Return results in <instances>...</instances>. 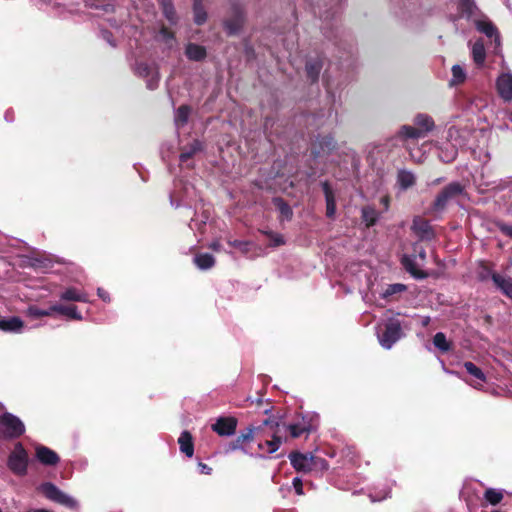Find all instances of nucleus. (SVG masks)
Here are the masks:
<instances>
[{"label": "nucleus", "instance_id": "obj_1", "mask_svg": "<svg viewBox=\"0 0 512 512\" xmlns=\"http://www.w3.org/2000/svg\"><path fill=\"white\" fill-rule=\"evenodd\" d=\"M257 437L260 438L258 448L266 449V452L272 454L276 452L283 442L281 435V423L276 417L269 416L257 426Z\"/></svg>", "mask_w": 512, "mask_h": 512}, {"label": "nucleus", "instance_id": "obj_2", "mask_svg": "<svg viewBox=\"0 0 512 512\" xmlns=\"http://www.w3.org/2000/svg\"><path fill=\"white\" fill-rule=\"evenodd\" d=\"M24 432L25 426L17 416L9 412L0 415V439H17Z\"/></svg>", "mask_w": 512, "mask_h": 512}, {"label": "nucleus", "instance_id": "obj_3", "mask_svg": "<svg viewBox=\"0 0 512 512\" xmlns=\"http://www.w3.org/2000/svg\"><path fill=\"white\" fill-rule=\"evenodd\" d=\"M465 186L460 182H451L446 185L435 197L431 209L435 212H442L446 209L450 200L465 195Z\"/></svg>", "mask_w": 512, "mask_h": 512}, {"label": "nucleus", "instance_id": "obj_4", "mask_svg": "<svg viewBox=\"0 0 512 512\" xmlns=\"http://www.w3.org/2000/svg\"><path fill=\"white\" fill-rule=\"evenodd\" d=\"M403 336L401 323L398 319L391 318L385 324L383 330L378 334L382 347L390 349Z\"/></svg>", "mask_w": 512, "mask_h": 512}, {"label": "nucleus", "instance_id": "obj_5", "mask_svg": "<svg viewBox=\"0 0 512 512\" xmlns=\"http://www.w3.org/2000/svg\"><path fill=\"white\" fill-rule=\"evenodd\" d=\"M8 468L18 476H25L28 467V453L21 443H17L7 461Z\"/></svg>", "mask_w": 512, "mask_h": 512}, {"label": "nucleus", "instance_id": "obj_6", "mask_svg": "<svg viewBox=\"0 0 512 512\" xmlns=\"http://www.w3.org/2000/svg\"><path fill=\"white\" fill-rule=\"evenodd\" d=\"M42 494L49 500L61 504L70 509L77 507V501L72 497L62 492L56 485L51 482L43 483L40 486Z\"/></svg>", "mask_w": 512, "mask_h": 512}, {"label": "nucleus", "instance_id": "obj_7", "mask_svg": "<svg viewBox=\"0 0 512 512\" xmlns=\"http://www.w3.org/2000/svg\"><path fill=\"white\" fill-rule=\"evenodd\" d=\"M42 494L49 500L61 504L70 509L77 507V501L72 497L62 492L56 485L51 482L43 483L40 486Z\"/></svg>", "mask_w": 512, "mask_h": 512}, {"label": "nucleus", "instance_id": "obj_8", "mask_svg": "<svg viewBox=\"0 0 512 512\" xmlns=\"http://www.w3.org/2000/svg\"><path fill=\"white\" fill-rule=\"evenodd\" d=\"M135 72L139 77L146 80V86L149 90H155L159 86V70L155 62L148 63L139 61L136 64Z\"/></svg>", "mask_w": 512, "mask_h": 512}, {"label": "nucleus", "instance_id": "obj_9", "mask_svg": "<svg viewBox=\"0 0 512 512\" xmlns=\"http://www.w3.org/2000/svg\"><path fill=\"white\" fill-rule=\"evenodd\" d=\"M245 22L243 8L239 4L231 5V14L224 20V28L228 35H236L242 29Z\"/></svg>", "mask_w": 512, "mask_h": 512}, {"label": "nucleus", "instance_id": "obj_10", "mask_svg": "<svg viewBox=\"0 0 512 512\" xmlns=\"http://www.w3.org/2000/svg\"><path fill=\"white\" fill-rule=\"evenodd\" d=\"M411 230L420 241H432L436 237V233L429 221L420 216L413 219Z\"/></svg>", "mask_w": 512, "mask_h": 512}, {"label": "nucleus", "instance_id": "obj_11", "mask_svg": "<svg viewBox=\"0 0 512 512\" xmlns=\"http://www.w3.org/2000/svg\"><path fill=\"white\" fill-rule=\"evenodd\" d=\"M237 423V419L233 416L219 417L211 428L219 436H231L236 432Z\"/></svg>", "mask_w": 512, "mask_h": 512}, {"label": "nucleus", "instance_id": "obj_12", "mask_svg": "<svg viewBox=\"0 0 512 512\" xmlns=\"http://www.w3.org/2000/svg\"><path fill=\"white\" fill-rule=\"evenodd\" d=\"M257 436V427L249 426L244 431H241L240 434L232 440L226 449L227 452L234 451L237 449H243L246 443H250L253 441L254 436Z\"/></svg>", "mask_w": 512, "mask_h": 512}, {"label": "nucleus", "instance_id": "obj_13", "mask_svg": "<svg viewBox=\"0 0 512 512\" xmlns=\"http://www.w3.org/2000/svg\"><path fill=\"white\" fill-rule=\"evenodd\" d=\"M204 150V143L199 139H193L191 142L183 145L180 148V163H186L192 159L194 155Z\"/></svg>", "mask_w": 512, "mask_h": 512}, {"label": "nucleus", "instance_id": "obj_14", "mask_svg": "<svg viewBox=\"0 0 512 512\" xmlns=\"http://www.w3.org/2000/svg\"><path fill=\"white\" fill-rule=\"evenodd\" d=\"M291 465L296 471L311 472L312 455L308 456L298 451H293L289 455Z\"/></svg>", "mask_w": 512, "mask_h": 512}, {"label": "nucleus", "instance_id": "obj_15", "mask_svg": "<svg viewBox=\"0 0 512 512\" xmlns=\"http://www.w3.org/2000/svg\"><path fill=\"white\" fill-rule=\"evenodd\" d=\"M476 29L485 34L489 39L495 43V48L500 46V34L497 27L489 20H479L475 23Z\"/></svg>", "mask_w": 512, "mask_h": 512}, {"label": "nucleus", "instance_id": "obj_16", "mask_svg": "<svg viewBox=\"0 0 512 512\" xmlns=\"http://www.w3.org/2000/svg\"><path fill=\"white\" fill-rule=\"evenodd\" d=\"M36 457L41 464L46 466H55L60 461V457L55 451L42 445L36 447Z\"/></svg>", "mask_w": 512, "mask_h": 512}, {"label": "nucleus", "instance_id": "obj_17", "mask_svg": "<svg viewBox=\"0 0 512 512\" xmlns=\"http://www.w3.org/2000/svg\"><path fill=\"white\" fill-rule=\"evenodd\" d=\"M321 186L326 201V216L329 219H333L336 214V198L334 191L332 190L328 181L322 182Z\"/></svg>", "mask_w": 512, "mask_h": 512}, {"label": "nucleus", "instance_id": "obj_18", "mask_svg": "<svg viewBox=\"0 0 512 512\" xmlns=\"http://www.w3.org/2000/svg\"><path fill=\"white\" fill-rule=\"evenodd\" d=\"M497 88L500 96L505 100L512 99V76L509 74L501 75L497 80Z\"/></svg>", "mask_w": 512, "mask_h": 512}, {"label": "nucleus", "instance_id": "obj_19", "mask_svg": "<svg viewBox=\"0 0 512 512\" xmlns=\"http://www.w3.org/2000/svg\"><path fill=\"white\" fill-rule=\"evenodd\" d=\"M180 451L188 458L194 455V442L191 433L187 430L183 431L178 438Z\"/></svg>", "mask_w": 512, "mask_h": 512}, {"label": "nucleus", "instance_id": "obj_20", "mask_svg": "<svg viewBox=\"0 0 512 512\" xmlns=\"http://www.w3.org/2000/svg\"><path fill=\"white\" fill-rule=\"evenodd\" d=\"M185 55L191 61H202L207 56L206 48L195 43H188L185 48Z\"/></svg>", "mask_w": 512, "mask_h": 512}, {"label": "nucleus", "instance_id": "obj_21", "mask_svg": "<svg viewBox=\"0 0 512 512\" xmlns=\"http://www.w3.org/2000/svg\"><path fill=\"white\" fill-rule=\"evenodd\" d=\"M401 263L405 270L409 272L416 279H425L428 277L427 272L417 268L413 257L404 255L401 259Z\"/></svg>", "mask_w": 512, "mask_h": 512}, {"label": "nucleus", "instance_id": "obj_22", "mask_svg": "<svg viewBox=\"0 0 512 512\" xmlns=\"http://www.w3.org/2000/svg\"><path fill=\"white\" fill-rule=\"evenodd\" d=\"M51 311L67 316L73 320H82V315L78 312L75 305H60L55 304L51 306Z\"/></svg>", "mask_w": 512, "mask_h": 512}, {"label": "nucleus", "instance_id": "obj_23", "mask_svg": "<svg viewBox=\"0 0 512 512\" xmlns=\"http://www.w3.org/2000/svg\"><path fill=\"white\" fill-rule=\"evenodd\" d=\"M494 284L499 288L504 295L512 300V279L506 278L499 273L492 274Z\"/></svg>", "mask_w": 512, "mask_h": 512}, {"label": "nucleus", "instance_id": "obj_24", "mask_svg": "<svg viewBox=\"0 0 512 512\" xmlns=\"http://www.w3.org/2000/svg\"><path fill=\"white\" fill-rule=\"evenodd\" d=\"M23 326V321L16 316L0 319V330L4 332H19Z\"/></svg>", "mask_w": 512, "mask_h": 512}, {"label": "nucleus", "instance_id": "obj_25", "mask_svg": "<svg viewBox=\"0 0 512 512\" xmlns=\"http://www.w3.org/2000/svg\"><path fill=\"white\" fill-rule=\"evenodd\" d=\"M397 183L401 189L407 190L415 185L416 177L411 171L401 169L397 173Z\"/></svg>", "mask_w": 512, "mask_h": 512}, {"label": "nucleus", "instance_id": "obj_26", "mask_svg": "<svg viewBox=\"0 0 512 512\" xmlns=\"http://www.w3.org/2000/svg\"><path fill=\"white\" fill-rule=\"evenodd\" d=\"M322 66L323 65L320 60H310L306 62L305 71L307 78L311 83H316L318 81Z\"/></svg>", "mask_w": 512, "mask_h": 512}, {"label": "nucleus", "instance_id": "obj_27", "mask_svg": "<svg viewBox=\"0 0 512 512\" xmlns=\"http://www.w3.org/2000/svg\"><path fill=\"white\" fill-rule=\"evenodd\" d=\"M472 58L477 66H482L486 59V51L482 39H478L472 46Z\"/></svg>", "mask_w": 512, "mask_h": 512}, {"label": "nucleus", "instance_id": "obj_28", "mask_svg": "<svg viewBox=\"0 0 512 512\" xmlns=\"http://www.w3.org/2000/svg\"><path fill=\"white\" fill-rule=\"evenodd\" d=\"M60 299L64 301L88 302L87 294L74 287H70L61 293Z\"/></svg>", "mask_w": 512, "mask_h": 512}, {"label": "nucleus", "instance_id": "obj_29", "mask_svg": "<svg viewBox=\"0 0 512 512\" xmlns=\"http://www.w3.org/2000/svg\"><path fill=\"white\" fill-rule=\"evenodd\" d=\"M273 204L279 211L281 217L286 220H291L293 217V210L290 205L282 198L275 197L273 198Z\"/></svg>", "mask_w": 512, "mask_h": 512}, {"label": "nucleus", "instance_id": "obj_30", "mask_svg": "<svg viewBox=\"0 0 512 512\" xmlns=\"http://www.w3.org/2000/svg\"><path fill=\"white\" fill-rule=\"evenodd\" d=\"M191 114V107L189 105H181L178 107L175 113V124L178 128L184 127L189 120Z\"/></svg>", "mask_w": 512, "mask_h": 512}, {"label": "nucleus", "instance_id": "obj_31", "mask_svg": "<svg viewBox=\"0 0 512 512\" xmlns=\"http://www.w3.org/2000/svg\"><path fill=\"white\" fill-rule=\"evenodd\" d=\"M204 0H193L194 22L203 25L207 20V12L203 5Z\"/></svg>", "mask_w": 512, "mask_h": 512}, {"label": "nucleus", "instance_id": "obj_32", "mask_svg": "<svg viewBox=\"0 0 512 512\" xmlns=\"http://www.w3.org/2000/svg\"><path fill=\"white\" fill-rule=\"evenodd\" d=\"M194 263L199 269L207 270L215 265V258L209 253H202L194 257Z\"/></svg>", "mask_w": 512, "mask_h": 512}, {"label": "nucleus", "instance_id": "obj_33", "mask_svg": "<svg viewBox=\"0 0 512 512\" xmlns=\"http://www.w3.org/2000/svg\"><path fill=\"white\" fill-rule=\"evenodd\" d=\"M457 9L461 17L469 19L474 15L477 7L473 0H459Z\"/></svg>", "mask_w": 512, "mask_h": 512}, {"label": "nucleus", "instance_id": "obj_34", "mask_svg": "<svg viewBox=\"0 0 512 512\" xmlns=\"http://www.w3.org/2000/svg\"><path fill=\"white\" fill-rule=\"evenodd\" d=\"M399 137L406 139H418L423 138V131L420 128L403 125L398 133Z\"/></svg>", "mask_w": 512, "mask_h": 512}, {"label": "nucleus", "instance_id": "obj_35", "mask_svg": "<svg viewBox=\"0 0 512 512\" xmlns=\"http://www.w3.org/2000/svg\"><path fill=\"white\" fill-rule=\"evenodd\" d=\"M415 125L423 131V136H425L434 128V121L428 115L419 114L415 118Z\"/></svg>", "mask_w": 512, "mask_h": 512}, {"label": "nucleus", "instance_id": "obj_36", "mask_svg": "<svg viewBox=\"0 0 512 512\" xmlns=\"http://www.w3.org/2000/svg\"><path fill=\"white\" fill-rule=\"evenodd\" d=\"M53 313L54 312L51 311V306L48 309H42L37 305H30L25 311L26 316L31 319H39L45 316H52Z\"/></svg>", "mask_w": 512, "mask_h": 512}, {"label": "nucleus", "instance_id": "obj_37", "mask_svg": "<svg viewBox=\"0 0 512 512\" xmlns=\"http://www.w3.org/2000/svg\"><path fill=\"white\" fill-rule=\"evenodd\" d=\"M282 429L288 430L289 433H290V436L292 438H299L304 433H309L310 432V429H309L308 426H306L304 424H299V423L290 424L288 426H285L284 424H281V430Z\"/></svg>", "mask_w": 512, "mask_h": 512}, {"label": "nucleus", "instance_id": "obj_38", "mask_svg": "<svg viewBox=\"0 0 512 512\" xmlns=\"http://www.w3.org/2000/svg\"><path fill=\"white\" fill-rule=\"evenodd\" d=\"M504 498L503 492L494 488H487L484 492V499L491 505H498Z\"/></svg>", "mask_w": 512, "mask_h": 512}, {"label": "nucleus", "instance_id": "obj_39", "mask_svg": "<svg viewBox=\"0 0 512 512\" xmlns=\"http://www.w3.org/2000/svg\"><path fill=\"white\" fill-rule=\"evenodd\" d=\"M362 219L367 227H372L378 220V212L370 206L362 208Z\"/></svg>", "mask_w": 512, "mask_h": 512}, {"label": "nucleus", "instance_id": "obj_40", "mask_svg": "<svg viewBox=\"0 0 512 512\" xmlns=\"http://www.w3.org/2000/svg\"><path fill=\"white\" fill-rule=\"evenodd\" d=\"M317 141L319 144L320 151H322V152L328 153V152L334 150L336 147V141H335L334 137L331 135L319 136L317 138Z\"/></svg>", "mask_w": 512, "mask_h": 512}, {"label": "nucleus", "instance_id": "obj_41", "mask_svg": "<svg viewBox=\"0 0 512 512\" xmlns=\"http://www.w3.org/2000/svg\"><path fill=\"white\" fill-rule=\"evenodd\" d=\"M433 344L441 352H448L451 349V343L447 340L443 332H437L433 337Z\"/></svg>", "mask_w": 512, "mask_h": 512}, {"label": "nucleus", "instance_id": "obj_42", "mask_svg": "<svg viewBox=\"0 0 512 512\" xmlns=\"http://www.w3.org/2000/svg\"><path fill=\"white\" fill-rule=\"evenodd\" d=\"M464 368L471 376H473L480 382H486V376H485L484 372L478 366H476L473 362L466 361L464 363Z\"/></svg>", "mask_w": 512, "mask_h": 512}, {"label": "nucleus", "instance_id": "obj_43", "mask_svg": "<svg viewBox=\"0 0 512 512\" xmlns=\"http://www.w3.org/2000/svg\"><path fill=\"white\" fill-rule=\"evenodd\" d=\"M162 13L171 24L176 23V11L173 5L171 4V0H162Z\"/></svg>", "mask_w": 512, "mask_h": 512}, {"label": "nucleus", "instance_id": "obj_44", "mask_svg": "<svg viewBox=\"0 0 512 512\" xmlns=\"http://www.w3.org/2000/svg\"><path fill=\"white\" fill-rule=\"evenodd\" d=\"M261 233H263L265 236H267L270 239L269 246L270 247H279L285 244L284 237L279 234L275 233L273 231H264L262 230Z\"/></svg>", "mask_w": 512, "mask_h": 512}, {"label": "nucleus", "instance_id": "obj_45", "mask_svg": "<svg viewBox=\"0 0 512 512\" xmlns=\"http://www.w3.org/2000/svg\"><path fill=\"white\" fill-rule=\"evenodd\" d=\"M311 471H326L329 468V463L326 459L312 455Z\"/></svg>", "mask_w": 512, "mask_h": 512}, {"label": "nucleus", "instance_id": "obj_46", "mask_svg": "<svg viewBox=\"0 0 512 512\" xmlns=\"http://www.w3.org/2000/svg\"><path fill=\"white\" fill-rule=\"evenodd\" d=\"M452 84L463 83L466 79V74L460 65H454L452 67Z\"/></svg>", "mask_w": 512, "mask_h": 512}, {"label": "nucleus", "instance_id": "obj_47", "mask_svg": "<svg viewBox=\"0 0 512 512\" xmlns=\"http://www.w3.org/2000/svg\"><path fill=\"white\" fill-rule=\"evenodd\" d=\"M228 244L241 251L243 254H247L250 251V242L249 241H243V240H228Z\"/></svg>", "mask_w": 512, "mask_h": 512}, {"label": "nucleus", "instance_id": "obj_48", "mask_svg": "<svg viewBox=\"0 0 512 512\" xmlns=\"http://www.w3.org/2000/svg\"><path fill=\"white\" fill-rule=\"evenodd\" d=\"M406 290V286L404 284L396 283L391 284L387 287L385 292L383 293L384 298H389L390 296L404 292Z\"/></svg>", "mask_w": 512, "mask_h": 512}, {"label": "nucleus", "instance_id": "obj_49", "mask_svg": "<svg viewBox=\"0 0 512 512\" xmlns=\"http://www.w3.org/2000/svg\"><path fill=\"white\" fill-rule=\"evenodd\" d=\"M495 272L491 270V268L484 262L480 265V271L478 273V277L482 281H486L487 279H492V274Z\"/></svg>", "mask_w": 512, "mask_h": 512}, {"label": "nucleus", "instance_id": "obj_50", "mask_svg": "<svg viewBox=\"0 0 512 512\" xmlns=\"http://www.w3.org/2000/svg\"><path fill=\"white\" fill-rule=\"evenodd\" d=\"M495 226L501 231V233L512 239V225L506 224L503 221H495Z\"/></svg>", "mask_w": 512, "mask_h": 512}, {"label": "nucleus", "instance_id": "obj_51", "mask_svg": "<svg viewBox=\"0 0 512 512\" xmlns=\"http://www.w3.org/2000/svg\"><path fill=\"white\" fill-rule=\"evenodd\" d=\"M292 484H293V487H294L295 492H296L297 495H303L304 494V492H303V483H302L300 478H298V477L294 478Z\"/></svg>", "mask_w": 512, "mask_h": 512}, {"label": "nucleus", "instance_id": "obj_52", "mask_svg": "<svg viewBox=\"0 0 512 512\" xmlns=\"http://www.w3.org/2000/svg\"><path fill=\"white\" fill-rule=\"evenodd\" d=\"M102 38L107 41L112 47L116 46L113 34L108 30H102Z\"/></svg>", "mask_w": 512, "mask_h": 512}, {"label": "nucleus", "instance_id": "obj_53", "mask_svg": "<svg viewBox=\"0 0 512 512\" xmlns=\"http://www.w3.org/2000/svg\"><path fill=\"white\" fill-rule=\"evenodd\" d=\"M198 468L201 474L210 475L212 473V468L203 462L198 463Z\"/></svg>", "mask_w": 512, "mask_h": 512}, {"label": "nucleus", "instance_id": "obj_54", "mask_svg": "<svg viewBox=\"0 0 512 512\" xmlns=\"http://www.w3.org/2000/svg\"><path fill=\"white\" fill-rule=\"evenodd\" d=\"M97 294L98 296L105 302H109L110 301V295L109 293L104 290L103 288H98L97 290Z\"/></svg>", "mask_w": 512, "mask_h": 512}, {"label": "nucleus", "instance_id": "obj_55", "mask_svg": "<svg viewBox=\"0 0 512 512\" xmlns=\"http://www.w3.org/2000/svg\"><path fill=\"white\" fill-rule=\"evenodd\" d=\"M161 33H162V39H170V38H173V33H172L168 28H166V27H165V26H163V25H162Z\"/></svg>", "mask_w": 512, "mask_h": 512}, {"label": "nucleus", "instance_id": "obj_56", "mask_svg": "<svg viewBox=\"0 0 512 512\" xmlns=\"http://www.w3.org/2000/svg\"><path fill=\"white\" fill-rule=\"evenodd\" d=\"M414 251L418 253V256L422 259V260H425L426 259V251L423 247H420L418 249V245L415 244L414 245Z\"/></svg>", "mask_w": 512, "mask_h": 512}, {"label": "nucleus", "instance_id": "obj_57", "mask_svg": "<svg viewBox=\"0 0 512 512\" xmlns=\"http://www.w3.org/2000/svg\"><path fill=\"white\" fill-rule=\"evenodd\" d=\"M209 247H210L212 250H214V251H220V250H221L222 245H221V243H220L219 241H214V242H212V243L210 244V246H209Z\"/></svg>", "mask_w": 512, "mask_h": 512}, {"label": "nucleus", "instance_id": "obj_58", "mask_svg": "<svg viewBox=\"0 0 512 512\" xmlns=\"http://www.w3.org/2000/svg\"><path fill=\"white\" fill-rule=\"evenodd\" d=\"M262 404H263V399H262V398H260V397H259V398H257V399H256V406H257V407H260V406H262Z\"/></svg>", "mask_w": 512, "mask_h": 512}, {"label": "nucleus", "instance_id": "obj_59", "mask_svg": "<svg viewBox=\"0 0 512 512\" xmlns=\"http://www.w3.org/2000/svg\"><path fill=\"white\" fill-rule=\"evenodd\" d=\"M442 180H443L442 178L436 179V180L433 182V184H435V185H436V184H439V183H441V182H442Z\"/></svg>", "mask_w": 512, "mask_h": 512}, {"label": "nucleus", "instance_id": "obj_60", "mask_svg": "<svg viewBox=\"0 0 512 512\" xmlns=\"http://www.w3.org/2000/svg\"><path fill=\"white\" fill-rule=\"evenodd\" d=\"M430 319L427 317L424 321H423V325L426 326L428 323H429Z\"/></svg>", "mask_w": 512, "mask_h": 512}, {"label": "nucleus", "instance_id": "obj_61", "mask_svg": "<svg viewBox=\"0 0 512 512\" xmlns=\"http://www.w3.org/2000/svg\"><path fill=\"white\" fill-rule=\"evenodd\" d=\"M269 410H270L269 408H265V409L263 410V412H264L265 414H267V413L269 412Z\"/></svg>", "mask_w": 512, "mask_h": 512}, {"label": "nucleus", "instance_id": "obj_62", "mask_svg": "<svg viewBox=\"0 0 512 512\" xmlns=\"http://www.w3.org/2000/svg\"><path fill=\"white\" fill-rule=\"evenodd\" d=\"M486 321L490 322L491 321V316H487L486 317Z\"/></svg>", "mask_w": 512, "mask_h": 512}, {"label": "nucleus", "instance_id": "obj_63", "mask_svg": "<svg viewBox=\"0 0 512 512\" xmlns=\"http://www.w3.org/2000/svg\"><path fill=\"white\" fill-rule=\"evenodd\" d=\"M268 121H269V118H266V119H265V126H267Z\"/></svg>", "mask_w": 512, "mask_h": 512}, {"label": "nucleus", "instance_id": "obj_64", "mask_svg": "<svg viewBox=\"0 0 512 512\" xmlns=\"http://www.w3.org/2000/svg\"><path fill=\"white\" fill-rule=\"evenodd\" d=\"M493 512H499V511H493Z\"/></svg>", "mask_w": 512, "mask_h": 512}]
</instances>
